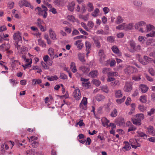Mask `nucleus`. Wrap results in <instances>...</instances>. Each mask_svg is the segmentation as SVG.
<instances>
[{"instance_id":"obj_56","label":"nucleus","mask_w":155,"mask_h":155,"mask_svg":"<svg viewBox=\"0 0 155 155\" xmlns=\"http://www.w3.org/2000/svg\"><path fill=\"white\" fill-rule=\"evenodd\" d=\"M67 18L68 20L74 22L75 20V18L72 15H68L67 17Z\"/></svg>"},{"instance_id":"obj_38","label":"nucleus","mask_w":155,"mask_h":155,"mask_svg":"<svg viewBox=\"0 0 155 155\" xmlns=\"http://www.w3.org/2000/svg\"><path fill=\"white\" fill-rule=\"evenodd\" d=\"M139 100L142 103H144L147 101V99L146 96L145 95L141 96L139 99Z\"/></svg>"},{"instance_id":"obj_1","label":"nucleus","mask_w":155,"mask_h":155,"mask_svg":"<svg viewBox=\"0 0 155 155\" xmlns=\"http://www.w3.org/2000/svg\"><path fill=\"white\" fill-rule=\"evenodd\" d=\"M35 9L37 10L38 14L39 15L42 16L44 18H47L48 15L47 11L48 9L45 5H42L41 8L37 7Z\"/></svg>"},{"instance_id":"obj_37","label":"nucleus","mask_w":155,"mask_h":155,"mask_svg":"<svg viewBox=\"0 0 155 155\" xmlns=\"http://www.w3.org/2000/svg\"><path fill=\"white\" fill-rule=\"evenodd\" d=\"M89 16V14H87L86 15H80L79 16V18L86 21L88 20Z\"/></svg>"},{"instance_id":"obj_17","label":"nucleus","mask_w":155,"mask_h":155,"mask_svg":"<svg viewBox=\"0 0 155 155\" xmlns=\"http://www.w3.org/2000/svg\"><path fill=\"white\" fill-rule=\"evenodd\" d=\"M115 97L117 98H119L122 96L123 94L120 90H118L115 91Z\"/></svg>"},{"instance_id":"obj_42","label":"nucleus","mask_w":155,"mask_h":155,"mask_svg":"<svg viewBox=\"0 0 155 155\" xmlns=\"http://www.w3.org/2000/svg\"><path fill=\"white\" fill-rule=\"evenodd\" d=\"M134 4L136 6L141 7L142 5V2L140 1L136 0L134 2Z\"/></svg>"},{"instance_id":"obj_29","label":"nucleus","mask_w":155,"mask_h":155,"mask_svg":"<svg viewBox=\"0 0 155 155\" xmlns=\"http://www.w3.org/2000/svg\"><path fill=\"white\" fill-rule=\"evenodd\" d=\"M132 121L134 124L137 125H140L141 124L140 120L137 119H132Z\"/></svg>"},{"instance_id":"obj_14","label":"nucleus","mask_w":155,"mask_h":155,"mask_svg":"<svg viewBox=\"0 0 155 155\" xmlns=\"http://www.w3.org/2000/svg\"><path fill=\"white\" fill-rule=\"evenodd\" d=\"M87 99L86 97H84L80 104V108L82 109H84L82 105L83 104L84 105L86 106L87 105Z\"/></svg>"},{"instance_id":"obj_63","label":"nucleus","mask_w":155,"mask_h":155,"mask_svg":"<svg viewBox=\"0 0 155 155\" xmlns=\"http://www.w3.org/2000/svg\"><path fill=\"white\" fill-rule=\"evenodd\" d=\"M61 0H54L53 3L55 5L59 6L61 3Z\"/></svg>"},{"instance_id":"obj_60","label":"nucleus","mask_w":155,"mask_h":155,"mask_svg":"<svg viewBox=\"0 0 155 155\" xmlns=\"http://www.w3.org/2000/svg\"><path fill=\"white\" fill-rule=\"evenodd\" d=\"M87 25L89 28L91 29L94 27V23L93 21H88Z\"/></svg>"},{"instance_id":"obj_61","label":"nucleus","mask_w":155,"mask_h":155,"mask_svg":"<svg viewBox=\"0 0 155 155\" xmlns=\"http://www.w3.org/2000/svg\"><path fill=\"white\" fill-rule=\"evenodd\" d=\"M93 84L95 85H96L97 86H99L100 84H101L100 81L96 79H94L92 81Z\"/></svg>"},{"instance_id":"obj_47","label":"nucleus","mask_w":155,"mask_h":155,"mask_svg":"<svg viewBox=\"0 0 155 155\" xmlns=\"http://www.w3.org/2000/svg\"><path fill=\"white\" fill-rule=\"evenodd\" d=\"M38 42L39 45L40 46L42 47H45L46 46V44L44 41L41 39H39Z\"/></svg>"},{"instance_id":"obj_44","label":"nucleus","mask_w":155,"mask_h":155,"mask_svg":"<svg viewBox=\"0 0 155 155\" xmlns=\"http://www.w3.org/2000/svg\"><path fill=\"white\" fill-rule=\"evenodd\" d=\"M41 82V80L39 79H34L32 80V83L34 85H35L36 84H39Z\"/></svg>"},{"instance_id":"obj_7","label":"nucleus","mask_w":155,"mask_h":155,"mask_svg":"<svg viewBox=\"0 0 155 155\" xmlns=\"http://www.w3.org/2000/svg\"><path fill=\"white\" fill-rule=\"evenodd\" d=\"M82 40H78L75 41L74 45L77 46V48L78 50H80L82 49L84 47V45L82 43Z\"/></svg>"},{"instance_id":"obj_16","label":"nucleus","mask_w":155,"mask_h":155,"mask_svg":"<svg viewBox=\"0 0 155 155\" xmlns=\"http://www.w3.org/2000/svg\"><path fill=\"white\" fill-rule=\"evenodd\" d=\"M146 23L143 21L138 22L136 23L135 27L136 29H138L140 27H142L146 25Z\"/></svg>"},{"instance_id":"obj_4","label":"nucleus","mask_w":155,"mask_h":155,"mask_svg":"<svg viewBox=\"0 0 155 155\" xmlns=\"http://www.w3.org/2000/svg\"><path fill=\"white\" fill-rule=\"evenodd\" d=\"M132 89V84L131 83L126 82L124 88V91L127 92L130 91Z\"/></svg>"},{"instance_id":"obj_27","label":"nucleus","mask_w":155,"mask_h":155,"mask_svg":"<svg viewBox=\"0 0 155 155\" xmlns=\"http://www.w3.org/2000/svg\"><path fill=\"white\" fill-rule=\"evenodd\" d=\"M124 143H125V145L123 147V149H124L126 151L129 150L131 148L129 143L128 142L126 141L124 142Z\"/></svg>"},{"instance_id":"obj_20","label":"nucleus","mask_w":155,"mask_h":155,"mask_svg":"<svg viewBox=\"0 0 155 155\" xmlns=\"http://www.w3.org/2000/svg\"><path fill=\"white\" fill-rule=\"evenodd\" d=\"M78 57L80 61L83 63L85 62V60L84 59V54L83 53H79L78 54Z\"/></svg>"},{"instance_id":"obj_11","label":"nucleus","mask_w":155,"mask_h":155,"mask_svg":"<svg viewBox=\"0 0 155 155\" xmlns=\"http://www.w3.org/2000/svg\"><path fill=\"white\" fill-rule=\"evenodd\" d=\"M85 45L86 48V51L87 52L86 55L88 56V54L90 53V51L91 48V45L89 42L86 41L85 43Z\"/></svg>"},{"instance_id":"obj_50","label":"nucleus","mask_w":155,"mask_h":155,"mask_svg":"<svg viewBox=\"0 0 155 155\" xmlns=\"http://www.w3.org/2000/svg\"><path fill=\"white\" fill-rule=\"evenodd\" d=\"M82 84L83 86L84 87L87 88H88L91 86V83L89 82H87L86 83H82Z\"/></svg>"},{"instance_id":"obj_41","label":"nucleus","mask_w":155,"mask_h":155,"mask_svg":"<svg viewBox=\"0 0 155 155\" xmlns=\"http://www.w3.org/2000/svg\"><path fill=\"white\" fill-rule=\"evenodd\" d=\"M138 109L141 112H144L147 109V107L143 105H139L138 106Z\"/></svg>"},{"instance_id":"obj_10","label":"nucleus","mask_w":155,"mask_h":155,"mask_svg":"<svg viewBox=\"0 0 155 155\" xmlns=\"http://www.w3.org/2000/svg\"><path fill=\"white\" fill-rule=\"evenodd\" d=\"M49 32L50 37L51 39L53 40L57 39V35L55 33V32L51 29H49Z\"/></svg>"},{"instance_id":"obj_5","label":"nucleus","mask_w":155,"mask_h":155,"mask_svg":"<svg viewBox=\"0 0 155 155\" xmlns=\"http://www.w3.org/2000/svg\"><path fill=\"white\" fill-rule=\"evenodd\" d=\"M135 68L131 66H128L124 70L125 74L127 75H130L134 73V70Z\"/></svg>"},{"instance_id":"obj_15","label":"nucleus","mask_w":155,"mask_h":155,"mask_svg":"<svg viewBox=\"0 0 155 155\" xmlns=\"http://www.w3.org/2000/svg\"><path fill=\"white\" fill-rule=\"evenodd\" d=\"M48 53L50 56L51 59H53L55 55L54 49L52 48H50L48 50Z\"/></svg>"},{"instance_id":"obj_59","label":"nucleus","mask_w":155,"mask_h":155,"mask_svg":"<svg viewBox=\"0 0 155 155\" xmlns=\"http://www.w3.org/2000/svg\"><path fill=\"white\" fill-rule=\"evenodd\" d=\"M126 97L125 96H124L122 99L116 100V101L118 104H120L123 102L124 101Z\"/></svg>"},{"instance_id":"obj_8","label":"nucleus","mask_w":155,"mask_h":155,"mask_svg":"<svg viewBox=\"0 0 155 155\" xmlns=\"http://www.w3.org/2000/svg\"><path fill=\"white\" fill-rule=\"evenodd\" d=\"M139 88L140 89L141 91L143 93L147 92L149 89L148 87L146 85L143 84H141L140 85Z\"/></svg>"},{"instance_id":"obj_25","label":"nucleus","mask_w":155,"mask_h":155,"mask_svg":"<svg viewBox=\"0 0 155 155\" xmlns=\"http://www.w3.org/2000/svg\"><path fill=\"white\" fill-rule=\"evenodd\" d=\"M120 84V82L119 81L114 80L112 82H111L110 83L111 86L113 87H114L116 86H118Z\"/></svg>"},{"instance_id":"obj_26","label":"nucleus","mask_w":155,"mask_h":155,"mask_svg":"<svg viewBox=\"0 0 155 155\" xmlns=\"http://www.w3.org/2000/svg\"><path fill=\"white\" fill-rule=\"evenodd\" d=\"M93 39L96 46L98 48H100L101 47V44L99 40L96 38H94Z\"/></svg>"},{"instance_id":"obj_55","label":"nucleus","mask_w":155,"mask_h":155,"mask_svg":"<svg viewBox=\"0 0 155 155\" xmlns=\"http://www.w3.org/2000/svg\"><path fill=\"white\" fill-rule=\"evenodd\" d=\"M102 90L103 91L107 93H108L109 92V90L107 85L102 86Z\"/></svg>"},{"instance_id":"obj_46","label":"nucleus","mask_w":155,"mask_h":155,"mask_svg":"<svg viewBox=\"0 0 155 155\" xmlns=\"http://www.w3.org/2000/svg\"><path fill=\"white\" fill-rule=\"evenodd\" d=\"M99 9L97 8H96L92 13V15L94 17H96L98 15V14L99 13Z\"/></svg>"},{"instance_id":"obj_3","label":"nucleus","mask_w":155,"mask_h":155,"mask_svg":"<svg viewBox=\"0 0 155 155\" xmlns=\"http://www.w3.org/2000/svg\"><path fill=\"white\" fill-rule=\"evenodd\" d=\"M73 97L77 100H80L81 97V94L80 89L77 88L73 92Z\"/></svg>"},{"instance_id":"obj_12","label":"nucleus","mask_w":155,"mask_h":155,"mask_svg":"<svg viewBox=\"0 0 155 155\" xmlns=\"http://www.w3.org/2000/svg\"><path fill=\"white\" fill-rule=\"evenodd\" d=\"M98 74V71L97 70H94L91 71L89 74V76L92 78L97 77Z\"/></svg>"},{"instance_id":"obj_9","label":"nucleus","mask_w":155,"mask_h":155,"mask_svg":"<svg viewBox=\"0 0 155 155\" xmlns=\"http://www.w3.org/2000/svg\"><path fill=\"white\" fill-rule=\"evenodd\" d=\"M13 38L14 40H17L18 41H22L21 34L18 31L14 33L13 35Z\"/></svg>"},{"instance_id":"obj_51","label":"nucleus","mask_w":155,"mask_h":155,"mask_svg":"<svg viewBox=\"0 0 155 155\" xmlns=\"http://www.w3.org/2000/svg\"><path fill=\"white\" fill-rule=\"evenodd\" d=\"M123 19L120 16H118L117 18L116 22L117 24H119L123 22Z\"/></svg>"},{"instance_id":"obj_23","label":"nucleus","mask_w":155,"mask_h":155,"mask_svg":"<svg viewBox=\"0 0 155 155\" xmlns=\"http://www.w3.org/2000/svg\"><path fill=\"white\" fill-rule=\"evenodd\" d=\"M112 51L115 53L119 54V55H121V53H120V51L118 49L117 47V46L114 45L111 48Z\"/></svg>"},{"instance_id":"obj_34","label":"nucleus","mask_w":155,"mask_h":155,"mask_svg":"<svg viewBox=\"0 0 155 155\" xmlns=\"http://www.w3.org/2000/svg\"><path fill=\"white\" fill-rule=\"evenodd\" d=\"M117 124L120 126L123 127L125 125V121L124 119L121 118L119 119L118 121Z\"/></svg>"},{"instance_id":"obj_64","label":"nucleus","mask_w":155,"mask_h":155,"mask_svg":"<svg viewBox=\"0 0 155 155\" xmlns=\"http://www.w3.org/2000/svg\"><path fill=\"white\" fill-rule=\"evenodd\" d=\"M41 64L42 67L44 69H49L48 67L43 61H42L41 62Z\"/></svg>"},{"instance_id":"obj_24","label":"nucleus","mask_w":155,"mask_h":155,"mask_svg":"<svg viewBox=\"0 0 155 155\" xmlns=\"http://www.w3.org/2000/svg\"><path fill=\"white\" fill-rule=\"evenodd\" d=\"M70 68L73 73H75L77 71L75 64L74 62H72L70 65Z\"/></svg>"},{"instance_id":"obj_39","label":"nucleus","mask_w":155,"mask_h":155,"mask_svg":"<svg viewBox=\"0 0 155 155\" xmlns=\"http://www.w3.org/2000/svg\"><path fill=\"white\" fill-rule=\"evenodd\" d=\"M47 78L48 80L51 81H53L54 80H57L58 79V78L56 75L51 76V77L47 76Z\"/></svg>"},{"instance_id":"obj_6","label":"nucleus","mask_w":155,"mask_h":155,"mask_svg":"<svg viewBox=\"0 0 155 155\" xmlns=\"http://www.w3.org/2000/svg\"><path fill=\"white\" fill-rule=\"evenodd\" d=\"M143 59L145 61V62L144 61H140V62L142 64L144 65L147 64L148 63H149L153 61V59L152 58L146 55L144 56Z\"/></svg>"},{"instance_id":"obj_33","label":"nucleus","mask_w":155,"mask_h":155,"mask_svg":"<svg viewBox=\"0 0 155 155\" xmlns=\"http://www.w3.org/2000/svg\"><path fill=\"white\" fill-rule=\"evenodd\" d=\"M137 133L138 134L137 136L138 137H144V139H146L147 137V135L142 132L137 131Z\"/></svg>"},{"instance_id":"obj_31","label":"nucleus","mask_w":155,"mask_h":155,"mask_svg":"<svg viewBox=\"0 0 155 155\" xmlns=\"http://www.w3.org/2000/svg\"><path fill=\"white\" fill-rule=\"evenodd\" d=\"M75 5V4L74 2H72L69 4L68 6V8L69 10L71 12L73 11Z\"/></svg>"},{"instance_id":"obj_19","label":"nucleus","mask_w":155,"mask_h":155,"mask_svg":"<svg viewBox=\"0 0 155 155\" xmlns=\"http://www.w3.org/2000/svg\"><path fill=\"white\" fill-rule=\"evenodd\" d=\"M10 45L8 44H3L0 46V49L2 50H7L10 48Z\"/></svg>"},{"instance_id":"obj_28","label":"nucleus","mask_w":155,"mask_h":155,"mask_svg":"<svg viewBox=\"0 0 155 155\" xmlns=\"http://www.w3.org/2000/svg\"><path fill=\"white\" fill-rule=\"evenodd\" d=\"M141 46L140 45H138L136 46H135V47L134 50H130L129 51L130 52L133 53L135 51H139L141 50Z\"/></svg>"},{"instance_id":"obj_57","label":"nucleus","mask_w":155,"mask_h":155,"mask_svg":"<svg viewBox=\"0 0 155 155\" xmlns=\"http://www.w3.org/2000/svg\"><path fill=\"white\" fill-rule=\"evenodd\" d=\"M147 37H153L155 36V31H152L150 33L147 34L146 35Z\"/></svg>"},{"instance_id":"obj_45","label":"nucleus","mask_w":155,"mask_h":155,"mask_svg":"<svg viewBox=\"0 0 155 155\" xmlns=\"http://www.w3.org/2000/svg\"><path fill=\"white\" fill-rule=\"evenodd\" d=\"M135 116L137 119L139 120H140V121L142 120H143L144 118V115L142 114H137Z\"/></svg>"},{"instance_id":"obj_13","label":"nucleus","mask_w":155,"mask_h":155,"mask_svg":"<svg viewBox=\"0 0 155 155\" xmlns=\"http://www.w3.org/2000/svg\"><path fill=\"white\" fill-rule=\"evenodd\" d=\"M79 70L81 71L83 73H87L90 71V68L84 66H82L79 68Z\"/></svg>"},{"instance_id":"obj_43","label":"nucleus","mask_w":155,"mask_h":155,"mask_svg":"<svg viewBox=\"0 0 155 155\" xmlns=\"http://www.w3.org/2000/svg\"><path fill=\"white\" fill-rule=\"evenodd\" d=\"M107 75L111 77H116L118 75V73L117 72H109L107 73Z\"/></svg>"},{"instance_id":"obj_52","label":"nucleus","mask_w":155,"mask_h":155,"mask_svg":"<svg viewBox=\"0 0 155 155\" xmlns=\"http://www.w3.org/2000/svg\"><path fill=\"white\" fill-rule=\"evenodd\" d=\"M117 112L116 109H114L111 112L110 116L112 117H115L117 115Z\"/></svg>"},{"instance_id":"obj_22","label":"nucleus","mask_w":155,"mask_h":155,"mask_svg":"<svg viewBox=\"0 0 155 155\" xmlns=\"http://www.w3.org/2000/svg\"><path fill=\"white\" fill-rule=\"evenodd\" d=\"M146 45L151 46H155V40L153 39H148L146 42Z\"/></svg>"},{"instance_id":"obj_21","label":"nucleus","mask_w":155,"mask_h":155,"mask_svg":"<svg viewBox=\"0 0 155 155\" xmlns=\"http://www.w3.org/2000/svg\"><path fill=\"white\" fill-rule=\"evenodd\" d=\"M19 3L21 6H25L26 7L29 6L30 4L26 0H21Z\"/></svg>"},{"instance_id":"obj_32","label":"nucleus","mask_w":155,"mask_h":155,"mask_svg":"<svg viewBox=\"0 0 155 155\" xmlns=\"http://www.w3.org/2000/svg\"><path fill=\"white\" fill-rule=\"evenodd\" d=\"M87 10L89 12H91L93 11L94 7L93 4L91 2H88L87 5Z\"/></svg>"},{"instance_id":"obj_18","label":"nucleus","mask_w":155,"mask_h":155,"mask_svg":"<svg viewBox=\"0 0 155 155\" xmlns=\"http://www.w3.org/2000/svg\"><path fill=\"white\" fill-rule=\"evenodd\" d=\"M101 121L103 126L104 127L107 126L108 124L109 123V120L105 117L102 118Z\"/></svg>"},{"instance_id":"obj_48","label":"nucleus","mask_w":155,"mask_h":155,"mask_svg":"<svg viewBox=\"0 0 155 155\" xmlns=\"http://www.w3.org/2000/svg\"><path fill=\"white\" fill-rule=\"evenodd\" d=\"M133 24L131 23L127 25L126 24V30H129L132 29L133 28Z\"/></svg>"},{"instance_id":"obj_49","label":"nucleus","mask_w":155,"mask_h":155,"mask_svg":"<svg viewBox=\"0 0 155 155\" xmlns=\"http://www.w3.org/2000/svg\"><path fill=\"white\" fill-rule=\"evenodd\" d=\"M148 132L149 134L152 135L153 131V126H150L147 128Z\"/></svg>"},{"instance_id":"obj_58","label":"nucleus","mask_w":155,"mask_h":155,"mask_svg":"<svg viewBox=\"0 0 155 155\" xmlns=\"http://www.w3.org/2000/svg\"><path fill=\"white\" fill-rule=\"evenodd\" d=\"M106 56L105 57H100V59H99V61L101 63L104 64L105 65H106L107 64L105 63V59L106 58Z\"/></svg>"},{"instance_id":"obj_40","label":"nucleus","mask_w":155,"mask_h":155,"mask_svg":"<svg viewBox=\"0 0 155 155\" xmlns=\"http://www.w3.org/2000/svg\"><path fill=\"white\" fill-rule=\"evenodd\" d=\"M105 98V97L104 95L101 94L98 95L96 97V100L99 101L104 100Z\"/></svg>"},{"instance_id":"obj_62","label":"nucleus","mask_w":155,"mask_h":155,"mask_svg":"<svg viewBox=\"0 0 155 155\" xmlns=\"http://www.w3.org/2000/svg\"><path fill=\"white\" fill-rule=\"evenodd\" d=\"M110 69L109 68H104L103 69L102 72L104 74H107L110 71Z\"/></svg>"},{"instance_id":"obj_35","label":"nucleus","mask_w":155,"mask_h":155,"mask_svg":"<svg viewBox=\"0 0 155 155\" xmlns=\"http://www.w3.org/2000/svg\"><path fill=\"white\" fill-rule=\"evenodd\" d=\"M116 28L117 29L126 30V24L123 23L117 26Z\"/></svg>"},{"instance_id":"obj_36","label":"nucleus","mask_w":155,"mask_h":155,"mask_svg":"<svg viewBox=\"0 0 155 155\" xmlns=\"http://www.w3.org/2000/svg\"><path fill=\"white\" fill-rule=\"evenodd\" d=\"M129 43L131 48V49L130 50H134L136 45V43L135 41L133 40H130L129 41Z\"/></svg>"},{"instance_id":"obj_2","label":"nucleus","mask_w":155,"mask_h":155,"mask_svg":"<svg viewBox=\"0 0 155 155\" xmlns=\"http://www.w3.org/2000/svg\"><path fill=\"white\" fill-rule=\"evenodd\" d=\"M129 142L131 146L133 148L136 149L141 146L140 144L137 142V140L134 138L130 139Z\"/></svg>"},{"instance_id":"obj_30","label":"nucleus","mask_w":155,"mask_h":155,"mask_svg":"<svg viewBox=\"0 0 155 155\" xmlns=\"http://www.w3.org/2000/svg\"><path fill=\"white\" fill-rule=\"evenodd\" d=\"M146 29L147 32H148L154 30L155 29V27L152 25L150 24L147 25L146 26Z\"/></svg>"},{"instance_id":"obj_53","label":"nucleus","mask_w":155,"mask_h":155,"mask_svg":"<svg viewBox=\"0 0 155 155\" xmlns=\"http://www.w3.org/2000/svg\"><path fill=\"white\" fill-rule=\"evenodd\" d=\"M155 112V109L152 108L150 110L147 112V115L150 116L154 114Z\"/></svg>"},{"instance_id":"obj_54","label":"nucleus","mask_w":155,"mask_h":155,"mask_svg":"<svg viewBox=\"0 0 155 155\" xmlns=\"http://www.w3.org/2000/svg\"><path fill=\"white\" fill-rule=\"evenodd\" d=\"M99 56L101 57H103L106 56L104 54V51L103 50H100L98 52Z\"/></svg>"}]
</instances>
